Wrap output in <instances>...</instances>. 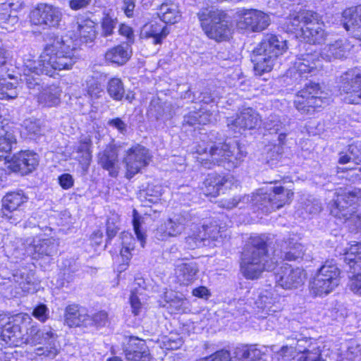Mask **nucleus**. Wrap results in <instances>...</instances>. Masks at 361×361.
Returning a JSON list of instances; mask_svg holds the SVG:
<instances>
[{
    "label": "nucleus",
    "instance_id": "nucleus-1",
    "mask_svg": "<svg viewBox=\"0 0 361 361\" xmlns=\"http://www.w3.org/2000/svg\"><path fill=\"white\" fill-rule=\"evenodd\" d=\"M0 341L10 347L24 344L35 346L37 356L54 359L60 353L59 336L51 327L40 329L27 314L3 316L0 319Z\"/></svg>",
    "mask_w": 361,
    "mask_h": 361
},
{
    "label": "nucleus",
    "instance_id": "nucleus-2",
    "mask_svg": "<svg viewBox=\"0 0 361 361\" xmlns=\"http://www.w3.org/2000/svg\"><path fill=\"white\" fill-rule=\"evenodd\" d=\"M73 42L64 37H56L47 44L37 61L30 56L24 59L21 81L29 90H39L40 74L53 77L56 71L71 70L77 61Z\"/></svg>",
    "mask_w": 361,
    "mask_h": 361
},
{
    "label": "nucleus",
    "instance_id": "nucleus-3",
    "mask_svg": "<svg viewBox=\"0 0 361 361\" xmlns=\"http://www.w3.org/2000/svg\"><path fill=\"white\" fill-rule=\"evenodd\" d=\"M266 243L264 235H257L251 237L245 245L241 255L240 270L247 279H257L263 271L274 269V260L268 259Z\"/></svg>",
    "mask_w": 361,
    "mask_h": 361
},
{
    "label": "nucleus",
    "instance_id": "nucleus-4",
    "mask_svg": "<svg viewBox=\"0 0 361 361\" xmlns=\"http://www.w3.org/2000/svg\"><path fill=\"white\" fill-rule=\"evenodd\" d=\"M196 152L200 155L205 154L204 158H197L205 168H210L213 164L222 166L228 170L237 167L246 156V152L237 140L211 145L209 147L203 142L198 145Z\"/></svg>",
    "mask_w": 361,
    "mask_h": 361
},
{
    "label": "nucleus",
    "instance_id": "nucleus-5",
    "mask_svg": "<svg viewBox=\"0 0 361 361\" xmlns=\"http://www.w3.org/2000/svg\"><path fill=\"white\" fill-rule=\"evenodd\" d=\"M293 195V192L283 187H274L271 192L267 193H257L250 195H244L242 197H235L232 200L225 201L222 206L231 209L238 207L240 203L250 204L261 209L264 213L271 212L276 209H280L286 204H288Z\"/></svg>",
    "mask_w": 361,
    "mask_h": 361
},
{
    "label": "nucleus",
    "instance_id": "nucleus-6",
    "mask_svg": "<svg viewBox=\"0 0 361 361\" xmlns=\"http://www.w3.org/2000/svg\"><path fill=\"white\" fill-rule=\"evenodd\" d=\"M288 41L280 35L267 34L255 49L254 60L255 74L262 75L271 71L278 58L287 51Z\"/></svg>",
    "mask_w": 361,
    "mask_h": 361
},
{
    "label": "nucleus",
    "instance_id": "nucleus-7",
    "mask_svg": "<svg viewBox=\"0 0 361 361\" xmlns=\"http://www.w3.org/2000/svg\"><path fill=\"white\" fill-rule=\"evenodd\" d=\"M201 27L211 39L216 41L226 40L229 38L231 30L226 20V14L214 7L201 9L197 13Z\"/></svg>",
    "mask_w": 361,
    "mask_h": 361
},
{
    "label": "nucleus",
    "instance_id": "nucleus-8",
    "mask_svg": "<svg viewBox=\"0 0 361 361\" xmlns=\"http://www.w3.org/2000/svg\"><path fill=\"white\" fill-rule=\"evenodd\" d=\"M272 359L273 361H323L317 343L307 338L298 339L295 347L283 346Z\"/></svg>",
    "mask_w": 361,
    "mask_h": 361
},
{
    "label": "nucleus",
    "instance_id": "nucleus-9",
    "mask_svg": "<svg viewBox=\"0 0 361 361\" xmlns=\"http://www.w3.org/2000/svg\"><path fill=\"white\" fill-rule=\"evenodd\" d=\"M341 270L334 260H326L310 282V293L314 296L326 295L340 283Z\"/></svg>",
    "mask_w": 361,
    "mask_h": 361
},
{
    "label": "nucleus",
    "instance_id": "nucleus-10",
    "mask_svg": "<svg viewBox=\"0 0 361 361\" xmlns=\"http://www.w3.org/2000/svg\"><path fill=\"white\" fill-rule=\"evenodd\" d=\"M329 102V93L322 90L319 84L310 82L298 92L294 103L302 114H312Z\"/></svg>",
    "mask_w": 361,
    "mask_h": 361
},
{
    "label": "nucleus",
    "instance_id": "nucleus-11",
    "mask_svg": "<svg viewBox=\"0 0 361 361\" xmlns=\"http://www.w3.org/2000/svg\"><path fill=\"white\" fill-rule=\"evenodd\" d=\"M62 17L61 8L44 3L38 4L29 14L31 25L42 30L59 27Z\"/></svg>",
    "mask_w": 361,
    "mask_h": 361
},
{
    "label": "nucleus",
    "instance_id": "nucleus-12",
    "mask_svg": "<svg viewBox=\"0 0 361 361\" xmlns=\"http://www.w3.org/2000/svg\"><path fill=\"white\" fill-rule=\"evenodd\" d=\"M336 195L331 214L339 219H353V205L361 198V190L357 188H340L336 190Z\"/></svg>",
    "mask_w": 361,
    "mask_h": 361
},
{
    "label": "nucleus",
    "instance_id": "nucleus-13",
    "mask_svg": "<svg viewBox=\"0 0 361 361\" xmlns=\"http://www.w3.org/2000/svg\"><path fill=\"white\" fill-rule=\"evenodd\" d=\"M300 37L310 44H322L325 42L327 33L324 23L318 13L312 11H304L301 13Z\"/></svg>",
    "mask_w": 361,
    "mask_h": 361
},
{
    "label": "nucleus",
    "instance_id": "nucleus-14",
    "mask_svg": "<svg viewBox=\"0 0 361 361\" xmlns=\"http://www.w3.org/2000/svg\"><path fill=\"white\" fill-rule=\"evenodd\" d=\"M338 91L348 104H359L361 101V71L350 68L338 78Z\"/></svg>",
    "mask_w": 361,
    "mask_h": 361
},
{
    "label": "nucleus",
    "instance_id": "nucleus-15",
    "mask_svg": "<svg viewBox=\"0 0 361 361\" xmlns=\"http://www.w3.org/2000/svg\"><path fill=\"white\" fill-rule=\"evenodd\" d=\"M15 160H8V157L4 154L0 158V178H1L6 172H17L20 170L25 172L32 171L39 163L38 155L33 152H21L15 157Z\"/></svg>",
    "mask_w": 361,
    "mask_h": 361
},
{
    "label": "nucleus",
    "instance_id": "nucleus-16",
    "mask_svg": "<svg viewBox=\"0 0 361 361\" xmlns=\"http://www.w3.org/2000/svg\"><path fill=\"white\" fill-rule=\"evenodd\" d=\"M238 16V27L254 32L263 31L271 23L269 15L258 9H243Z\"/></svg>",
    "mask_w": 361,
    "mask_h": 361
},
{
    "label": "nucleus",
    "instance_id": "nucleus-17",
    "mask_svg": "<svg viewBox=\"0 0 361 361\" xmlns=\"http://www.w3.org/2000/svg\"><path fill=\"white\" fill-rule=\"evenodd\" d=\"M322 60L319 52L300 54L295 59L290 74L294 73L296 80L298 76L307 78L308 75H317L323 68Z\"/></svg>",
    "mask_w": 361,
    "mask_h": 361
},
{
    "label": "nucleus",
    "instance_id": "nucleus-18",
    "mask_svg": "<svg viewBox=\"0 0 361 361\" xmlns=\"http://www.w3.org/2000/svg\"><path fill=\"white\" fill-rule=\"evenodd\" d=\"M306 274L299 267H293L288 264H283L275 271V281L277 286L286 290L296 289L305 282Z\"/></svg>",
    "mask_w": 361,
    "mask_h": 361
},
{
    "label": "nucleus",
    "instance_id": "nucleus-19",
    "mask_svg": "<svg viewBox=\"0 0 361 361\" xmlns=\"http://www.w3.org/2000/svg\"><path fill=\"white\" fill-rule=\"evenodd\" d=\"M151 160L149 150L140 145H135L126 152L123 163L126 169V177L131 178Z\"/></svg>",
    "mask_w": 361,
    "mask_h": 361
},
{
    "label": "nucleus",
    "instance_id": "nucleus-20",
    "mask_svg": "<svg viewBox=\"0 0 361 361\" xmlns=\"http://www.w3.org/2000/svg\"><path fill=\"white\" fill-rule=\"evenodd\" d=\"M261 123L259 114L252 109H243L236 118L227 119L228 127L234 133L251 130L257 128Z\"/></svg>",
    "mask_w": 361,
    "mask_h": 361
},
{
    "label": "nucleus",
    "instance_id": "nucleus-21",
    "mask_svg": "<svg viewBox=\"0 0 361 361\" xmlns=\"http://www.w3.org/2000/svg\"><path fill=\"white\" fill-rule=\"evenodd\" d=\"M26 253L32 258L51 256L56 253L57 244L53 238H42L37 236L26 240Z\"/></svg>",
    "mask_w": 361,
    "mask_h": 361
},
{
    "label": "nucleus",
    "instance_id": "nucleus-22",
    "mask_svg": "<svg viewBox=\"0 0 361 361\" xmlns=\"http://www.w3.org/2000/svg\"><path fill=\"white\" fill-rule=\"evenodd\" d=\"M223 231L221 228L216 224H211L209 226H202L198 229V233H194L192 235L186 238V243L190 249H195L202 245H205V242L211 239L216 241L222 237Z\"/></svg>",
    "mask_w": 361,
    "mask_h": 361
},
{
    "label": "nucleus",
    "instance_id": "nucleus-23",
    "mask_svg": "<svg viewBox=\"0 0 361 361\" xmlns=\"http://www.w3.org/2000/svg\"><path fill=\"white\" fill-rule=\"evenodd\" d=\"M188 219L186 214H176L167 219L157 231L156 236L159 240L168 237H176L182 233L185 228Z\"/></svg>",
    "mask_w": 361,
    "mask_h": 361
},
{
    "label": "nucleus",
    "instance_id": "nucleus-24",
    "mask_svg": "<svg viewBox=\"0 0 361 361\" xmlns=\"http://www.w3.org/2000/svg\"><path fill=\"white\" fill-rule=\"evenodd\" d=\"M276 247L274 250V257L286 260H295L302 257L304 247L298 243L293 238L288 240H279L276 242Z\"/></svg>",
    "mask_w": 361,
    "mask_h": 361
},
{
    "label": "nucleus",
    "instance_id": "nucleus-25",
    "mask_svg": "<svg viewBox=\"0 0 361 361\" xmlns=\"http://www.w3.org/2000/svg\"><path fill=\"white\" fill-rule=\"evenodd\" d=\"M353 47V44L345 39L336 40L322 49L321 58L329 62L336 59H346L350 56Z\"/></svg>",
    "mask_w": 361,
    "mask_h": 361
},
{
    "label": "nucleus",
    "instance_id": "nucleus-26",
    "mask_svg": "<svg viewBox=\"0 0 361 361\" xmlns=\"http://www.w3.org/2000/svg\"><path fill=\"white\" fill-rule=\"evenodd\" d=\"M96 23L90 18L79 16L73 25V32L75 40L79 39L81 42H92L97 36Z\"/></svg>",
    "mask_w": 361,
    "mask_h": 361
},
{
    "label": "nucleus",
    "instance_id": "nucleus-27",
    "mask_svg": "<svg viewBox=\"0 0 361 361\" xmlns=\"http://www.w3.org/2000/svg\"><path fill=\"white\" fill-rule=\"evenodd\" d=\"M280 297L275 290L269 286L267 288L262 289L255 300L257 308L267 314H271L279 311L281 308L279 302Z\"/></svg>",
    "mask_w": 361,
    "mask_h": 361
},
{
    "label": "nucleus",
    "instance_id": "nucleus-28",
    "mask_svg": "<svg viewBox=\"0 0 361 361\" xmlns=\"http://www.w3.org/2000/svg\"><path fill=\"white\" fill-rule=\"evenodd\" d=\"M128 361H149L150 354L145 341L137 337H130L125 349Z\"/></svg>",
    "mask_w": 361,
    "mask_h": 361
},
{
    "label": "nucleus",
    "instance_id": "nucleus-29",
    "mask_svg": "<svg viewBox=\"0 0 361 361\" xmlns=\"http://www.w3.org/2000/svg\"><path fill=\"white\" fill-rule=\"evenodd\" d=\"M343 26L355 39L361 41V5L343 12Z\"/></svg>",
    "mask_w": 361,
    "mask_h": 361
},
{
    "label": "nucleus",
    "instance_id": "nucleus-30",
    "mask_svg": "<svg viewBox=\"0 0 361 361\" xmlns=\"http://www.w3.org/2000/svg\"><path fill=\"white\" fill-rule=\"evenodd\" d=\"M169 31L166 26L156 22L151 21L145 23L140 30V37L153 39V43L158 44L168 35Z\"/></svg>",
    "mask_w": 361,
    "mask_h": 361
},
{
    "label": "nucleus",
    "instance_id": "nucleus-31",
    "mask_svg": "<svg viewBox=\"0 0 361 361\" xmlns=\"http://www.w3.org/2000/svg\"><path fill=\"white\" fill-rule=\"evenodd\" d=\"M231 180L224 176L215 174H209L204 181V188L203 192L207 196L216 197L224 192V188H227L231 185Z\"/></svg>",
    "mask_w": 361,
    "mask_h": 361
},
{
    "label": "nucleus",
    "instance_id": "nucleus-32",
    "mask_svg": "<svg viewBox=\"0 0 361 361\" xmlns=\"http://www.w3.org/2000/svg\"><path fill=\"white\" fill-rule=\"evenodd\" d=\"M9 280L15 283V288L11 292V296L20 297L30 292L31 279L25 269L14 271Z\"/></svg>",
    "mask_w": 361,
    "mask_h": 361
},
{
    "label": "nucleus",
    "instance_id": "nucleus-33",
    "mask_svg": "<svg viewBox=\"0 0 361 361\" xmlns=\"http://www.w3.org/2000/svg\"><path fill=\"white\" fill-rule=\"evenodd\" d=\"M132 50L128 43H123L109 49L105 54V60L118 66L125 64L131 57Z\"/></svg>",
    "mask_w": 361,
    "mask_h": 361
},
{
    "label": "nucleus",
    "instance_id": "nucleus-34",
    "mask_svg": "<svg viewBox=\"0 0 361 361\" xmlns=\"http://www.w3.org/2000/svg\"><path fill=\"white\" fill-rule=\"evenodd\" d=\"M199 268L195 262H181L176 265L175 274L178 281L184 286H188L193 283Z\"/></svg>",
    "mask_w": 361,
    "mask_h": 361
},
{
    "label": "nucleus",
    "instance_id": "nucleus-35",
    "mask_svg": "<svg viewBox=\"0 0 361 361\" xmlns=\"http://www.w3.org/2000/svg\"><path fill=\"white\" fill-rule=\"evenodd\" d=\"M61 89L55 85L43 88L37 95V101L44 107H54L61 103Z\"/></svg>",
    "mask_w": 361,
    "mask_h": 361
},
{
    "label": "nucleus",
    "instance_id": "nucleus-36",
    "mask_svg": "<svg viewBox=\"0 0 361 361\" xmlns=\"http://www.w3.org/2000/svg\"><path fill=\"white\" fill-rule=\"evenodd\" d=\"M89 315L85 309L80 308L77 305H70L66 308L65 322L68 326H79L89 325Z\"/></svg>",
    "mask_w": 361,
    "mask_h": 361
},
{
    "label": "nucleus",
    "instance_id": "nucleus-37",
    "mask_svg": "<svg viewBox=\"0 0 361 361\" xmlns=\"http://www.w3.org/2000/svg\"><path fill=\"white\" fill-rule=\"evenodd\" d=\"M17 130L11 127H5L0 118V158L10 152L17 143Z\"/></svg>",
    "mask_w": 361,
    "mask_h": 361
},
{
    "label": "nucleus",
    "instance_id": "nucleus-38",
    "mask_svg": "<svg viewBox=\"0 0 361 361\" xmlns=\"http://www.w3.org/2000/svg\"><path fill=\"white\" fill-rule=\"evenodd\" d=\"M233 354L232 357L229 356L228 361H267L265 355L253 346L237 348Z\"/></svg>",
    "mask_w": 361,
    "mask_h": 361
},
{
    "label": "nucleus",
    "instance_id": "nucleus-39",
    "mask_svg": "<svg viewBox=\"0 0 361 361\" xmlns=\"http://www.w3.org/2000/svg\"><path fill=\"white\" fill-rule=\"evenodd\" d=\"M157 16L166 24H175L181 19L178 5L172 1L163 3L157 11Z\"/></svg>",
    "mask_w": 361,
    "mask_h": 361
},
{
    "label": "nucleus",
    "instance_id": "nucleus-40",
    "mask_svg": "<svg viewBox=\"0 0 361 361\" xmlns=\"http://www.w3.org/2000/svg\"><path fill=\"white\" fill-rule=\"evenodd\" d=\"M117 162V152L111 146L107 147L103 152L99 154V164L102 168L107 170L111 176H116L118 174Z\"/></svg>",
    "mask_w": 361,
    "mask_h": 361
},
{
    "label": "nucleus",
    "instance_id": "nucleus-41",
    "mask_svg": "<svg viewBox=\"0 0 361 361\" xmlns=\"http://www.w3.org/2000/svg\"><path fill=\"white\" fill-rule=\"evenodd\" d=\"M27 197L21 191L7 193L2 199V212L4 216L16 210L22 204L26 202Z\"/></svg>",
    "mask_w": 361,
    "mask_h": 361
},
{
    "label": "nucleus",
    "instance_id": "nucleus-42",
    "mask_svg": "<svg viewBox=\"0 0 361 361\" xmlns=\"http://www.w3.org/2000/svg\"><path fill=\"white\" fill-rule=\"evenodd\" d=\"M92 138L90 135H82L78 145L75 147L78 156L75 157L82 165L88 166L92 159Z\"/></svg>",
    "mask_w": 361,
    "mask_h": 361
},
{
    "label": "nucleus",
    "instance_id": "nucleus-43",
    "mask_svg": "<svg viewBox=\"0 0 361 361\" xmlns=\"http://www.w3.org/2000/svg\"><path fill=\"white\" fill-rule=\"evenodd\" d=\"M212 120V114L204 109L198 111H190L184 116V124L194 126L196 125H206Z\"/></svg>",
    "mask_w": 361,
    "mask_h": 361
},
{
    "label": "nucleus",
    "instance_id": "nucleus-44",
    "mask_svg": "<svg viewBox=\"0 0 361 361\" xmlns=\"http://www.w3.org/2000/svg\"><path fill=\"white\" fill-rule=\"evenodd\" d=\"M344 260L350 268L355 269L356 267L361 268V243L352 245L344 252Z\"/></svg>",
    "mask_w": 361,
    "mask_h": 361
},
{
    "label": "nucleus",
    "instance_id": "nucleus-45",
    "mask_svg": "<svg viewBox=\"0 0 361 361\" xmlns=\"http://www.w3.org/2000/svg\"><path fill=\"white\" fill-rule=\"evenodd\" d=\"M129 302L131 307V312L135 316L140 314L145 308L144 295L142 292L136 290L135 288L131 291L129 298Z\"/></svg>",
    "mask_w": 361,
    "mask_h": 361
},
{
    "label": "nucleus",
    "instance_id": "nucleus-46",
    "mask_svg": "<svg viewBox=\"0 0 361 361\" xmlns=\"http://www.w3.org/2000/svg\"><path fill=\"white\" fill-rule=\"evenodd\" d=\"M23 128L26 131V135L30 138L42 135L44 133L42 124L39 120L27 118L23 121Z\"/></svg>",
    "mask_w": 361,
    "mask_h": 361
},
{
    "label": "nucleus",
    "instance_id": "nucleus-47",
    "mask_svg": "<svg viewBox=\"0 0 361 361\" xmlns=\"http://www.w3.org/2000/svg\"><path fill=\"white\" fill-rule=\"evenodd\" d=\"M85 91V95L88 97L92 102L101 98L104 94L103 87L99 82L94 78H91L87 81Z\"/></svg>",
    "mask_w": 361,
    "mask_h": 361
},
{
    "label": "nucleus",
    "instance_id": "nucleus-48",
    "mask_svg": "<svg viewBox=\"0 0 361 361\" xmlns=\"http://www.w3.org/2000/svg\"><path fill=\"white\" fill-rule=\"evenodd\" d=\"M107 92L113 99L121 100L124 96L125 90L121 79L114 78L109 80L107 85Z\"/></svg>",
    "mask_w": 361,
    "mask_h": 361
},
{
    "label": "nucleus",
    "instance_id": "nucleus-49",
    "mask_svg": "<svg viewBox=\"0 0 361 361\" xmlns=\"http://www.w3.org/2000/svg\"><path fill=\"white\" fill-rule=\"evenodd\" d=\"M121 243L122 248L121 250V255L126 261L129 260L131 257L130 251L134 250L135 239L131 233L123 232L121 234Z\"/></svg>",
    "mask_w": 361,
    "mask_h": 361
},
{
    "label": "nucleus",
    "instance_id": "nucleus-50",
    "mask_svg": "<svg viewBox=\"0 0 361 361\" xmlns=\"http://www.w3.org/2000/svg\"><path fill=\"white\" fill-rule=\"evenodd\" d=\"M18 96L17 87L5 80H0V99H15Z\"/></svg>",
    "mask_w": 361,
    "mask_h": 361
},
{
    "label": "nucleus",
    "instance_id": "nucleus-51",
    "mask_svg": "<svg viewBox=\"0 0 361 361\" xmlns=\"http://www.w3.org/2000/svg\"><path fill=\"white\" fill-rule=\"evenodd\" d=\"M117 24V19L109 14H105L102 20V35L105 37L111 35Z\"/></svg>",
    "mask_w": 361,
    "mask_h": 361
},
{
    "label": "nucleus",
    "instance_id": "nucleus-52",
    "mask_svg": "<svg viewBox=\"0 0 361 361\" xmlns=\"http://www.w3.org/2000/svg\"><path fill=\"white\" fill-rule=\"evenodd\" d=\"M142 221L141 216L138 214L135 209H133V224L135 233L137 240L140 242L141 246L143 247L145 243V233L140 228Z\"/></svg>",
    "mask_w": 361,
    "mask_h": 361
},
{
    "label": "nucleus",
    "instance_id": "nucleus-53",
    "mask_svg": "<svg viewBox=\"0 0 361 361\" xmlns=\"http://www.w3.org/2000/svg\"><path fill=\"white\" fill-rule=\"evenodd\" d=\"M18 20L16 16H12L7 13H0V27L8 32L14 29Z\"/></svg>",
    "mask_w": 361,
    "mask_h": 361
},
{
    "label": "nucleus",
    "instance_id": "nucleus-54",
    "mask_svg": "<svg viewBox=\"0 0 361 361\" xmlns=\"http://www.w3.org/2000/svg\"><path fill=\"white\" fill-rule=\"evenodd\" d=\"M302 13V12H300L296 16H291L286 20L284 28L288 32H294L298 29L301 30L302 21L301 20L300 16Z\"/></svg>",
    "mask_w": 361,
    "mask_h": 361
},
{
    "label": "nucleus",
    "instance_id": "nucleus-55",
    "mask_svg": "<svg viewBox=\"0 0 361 361\" xmlns=\"http://www.w3.org/2000/svg\"><path fill=\"white\" fill-rule=\"evenodd\" d=\"M348 287L354 294L361 296V274L349 276Z\"/></svg>",
    "mask_w": 361,
    "mask_h": 361
},
{
    "label": "nucleus",
    "instance_id": "nucleus-56",
    "mask_svg": "<svg viewBox=\"0 0 361 361\" xmlns=\"http://www.w3.org/2000/svg\"><path fill=\"white\" fill-rule=\"evenodd\" d=\"M348 152L353 158L355 165H360L361 163V142L356 141L348 146Z\"/></svg>",
    "mask_w": 361,
    "mask_h": 361
},
{
    "label": "nucleus",
    "instance_id": "nucleus-57",
    "mask_svg": "<svg viewBox=\"0 0 361 361\" xmlns=\"http://www.w3.org/2000/svg\"><path fill=\"white\" fill-rule=\"evenodd\" d=\"M107 125L110 128L117 130L118 132L122 135H125L127 133V123L120 118L109 119L107 122Z\"/></svg>",
    "mask_w": 361,
    "mask_h": 361
},
{
    "label": "nucleus",
    "instance_id": "nucleus-58",
    "mask_svg": "<svg viewBox=\"0 0 361 361\" xmlns=\"http://www.w3.org/2000/svg\"><path fill=\"white\" fill-rule=\"evenodd\" d=\"M32 316L39 322H45L49 318V309L45 305H39L34 308Z\"/></svg>",
    "mask_w": 361,
    "mask_h": 361
},
{
    "label": "nucleus",
    "instance_id": "nucleus-59",
    "mask_svg": "<svg viewBox=\"0 0 361 361\" xmlns=\"http://www.w3.org/2000/svg\"><path fill=\"white\" fill-rule=\"evenodd\" d=\"M264 125V128L272 133H277L281 128L282 123L275 116H273L269 117Z\"/></svg>",
    "mask_w": 361,
    "mask_h": 361
},
{
    "label": "nucleus",
    "instance_id": "nucleus-60",
    "mask_svg": "<svg viewBox=\"0 0 361 361\" xmlns=\"http://www.w3.org/2000/svg\"><path fill=\"white\" fill-rule=\"evenodd\" d=\"M118 32L121 35L125 37L128 39V42L130 45L134 42V32L133 28L126 25L121 24L119 26Z\"/></svg>",
    "mask_w": 361,
    "mask_h": 361
},
{
    "label": "nucleus",
    "instance_id": "nucleus-61",
    "mask_svg": "<svg viewBox=\"0 0 361 361\" xmlns=\"http://www.w3.org/2000/svg\"><path fill=\"white\" fill-rule=\"evenodd\" d=\"M92 322L97 325L104 326L108 322V314L105 311H100L95 313L92 319L89 317V321Z\"/></svg>",
    "mask_w": 361,
    "mask_h": 361
},
{
    "label": "nucleus",
    "instance_id": "nucleus-62",
    "mask_svg": "<svg viewBox=\"0 0 361 361\" xmlns=\"http://www.w3.org/2000/svg\"><path fill=\"white\" fill-rule=\"evenodd\" d=\"M135 0H123L122 10L128 18H132L134 14Z\"/></svg>",
    "mask_w": 361,
    "mask_h": 361
},
{
    "label": "nucleus",
    "instance_id": "nucleus-63",
    "mask_svg": "<svg viewBox=\"0 0 361 361\" xmlns=\"http://www.w3.org/2000/svg\"><path fill=\"white\" fill-rule=\"evenodd\" d=\"M59 184L63 189H69L73 185V178L71 175L64 173L59 178Z\"/></svg>",
    "mask_w": 361,
    "mask_h": 361
},
{
    "label": "nucleus",
    "instance_id": "nucleus-64",
    "mask_svg": "<svg viewBox=\"0 0 361 361\" xmlns=\"http://www.w3.org/2000/svg\"><path fill=\"white\" fill-rule=\"evenodd\" d=\"M91 1L92 0H71L69 6L72 10L77 11L87 7Z\"/></svg>",
    "mask_w": 361,
    "mask_h": 361
}]
</instances>
